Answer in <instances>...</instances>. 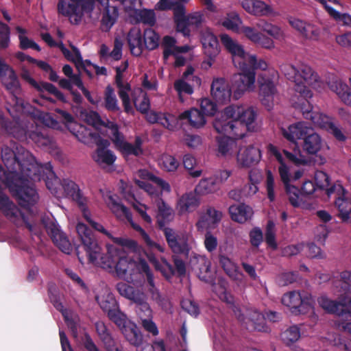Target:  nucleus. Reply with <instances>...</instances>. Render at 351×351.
<instances>
[{"instance_id":"1","label":"nucleus","mask_w":351,"mask_h":351,"mask_svg":"<svg viewBox=\"0 0 351 351\" xmlns=\"http://www.w3.org/2000/svg\"><path fill=\"white\" fill-rule=\"evenodd\" d=\"M1 158L10 171V180L7 183L12 195L19 205L29 210L39 199V195L31 181L40 180L44 169L54 176L50 163L45 167L36 160L34 156L23 146L11 141L10 147L1 148Z\"/></svg>"},{"instance_id":"2","label":"nucleus","mask_w":351,"mask_h":351,"mask_svg":"<svg viewBox=\"0 0 351 351\" xmlns=\"http://www.w3.org/2000/svg\"><path fill=\"white\" fill-rule=\"evenodd\" d=\"M224 46L231 53L234 65L241 71V73L233 76L234 94L240 95L245 91L253 90L256 77L255 70L265 71L267 69V63L263 59L258 60L256 56L246 53L242 45Z\"/></svg>"},{"instance_id":"3","label":"nucleus","mask_w":351,"mask_h":351,"mask_svg":"<svg viewBox=\"0 0 351 351\" xmlns=\"http://www.w3.org/2000/svg\"><path fill=\"white\" fill-rule=\"evenodd\" d=\"M256 118L253 108L231 105L226 107L220 116L215 119L213 125L217 133L233 135L236 138H243L247 131L252 130Z\"/></svg>"},{"instance_id":"4","label":"nucleus","mask_w":351,"mask_h":351,"mask_svg":"<svg viewBox=\"0 0 351 351\" xmlns=\"http://www.w3.org/2000/svg\"><path fill=\"white\" fill-rule=\"evenodd\" d=\"M76 231L82 245L76 247V254L80 263H83V257L80 256V249L82 247L86 253L89 263H95L99 258L100 264L103 268L113 269L121 249L110 245L107 248V253L101 254V247L94 236L93 231L84 223H78Z\"/></svg>"},{"instance_id":"5","label":"nucleus","mask_w":351,"mask_h":351,"mask_svg":"<svg viewBox=\"0 0 351 351\" xmlns=\"http://www.w3.org/2000/svg\"><path fill=\"white\" fill-rule=\"evenodd\" d=\"M281 71L289 81L295 83L294 90L305 97L313 96L308 86L315 87L319 76L311 67L306 64H300L298 68L292 64L281 66Z\"/></svg>"},{"instance_id":"6","label":"nucleus","mask_w":351,"mask_h":351,"mask_svg":"<svg viewBox=\"0 0 351 351\" xmlns=\"http://www.w3.org/2000/svg\"><path fill=\"white\" fill-rule=\"evenodd\" d=\"M160 230L162 231L167 245L174 254L189 255L191 247L187 233L166 227L162 221H160Z\"/></svg>"},{"instance_id":"7","label":"nucleus","mask_w":351,"mask_h":351,"mask_svg":"<svg viewBox=\"0 0 351 351\" xmlns=\"http://www.w3.org/2000/svg\"><path fill=\"white\" fill-rule=\"evenodd\" d=\"M347 191L339 183H335L327 190V195H335V205L338 210L337 217L342 222H349L351 215V199L347 197Z\"/></svg>"},{"instance_id":"8","label":"nucleus","mask_w":351,"mask_h":351,"mask_svg":"<svg viewBox=\"0 0 351 351\" xmlns=\"http://www.w3.org/2000/svg\"><path fill=\"white\" fill-rule=\"evenodd\" d=\"M281 301L295 314H306L312 310L311 297L302 295L298 291H293L285 293Z\"/></svg>"},{"instance_id":"9","label":"nucleus","mask_w":351,"mask_h":351,"mask_svg":"<svg viewBox=\"0 0 351 351\" xmlns=\"http://www.w3.org/2000/svg\"><path fill=\"white\" fill-rule=\"evenodd\" d=\"M42 222L48 235L53 243L64 253L69 254L72 246L66 234L62 231L57 222L51 219H43Z\"/></svg>"},{"instance_id":"10","label":"nucleus","mask_w":351,"mask_h":351,"mask_svg":"<svg viewBox=\"0 0 351 351\" xmlns=\"http://www.w3.org/2000/svg\"><path fill=\"white\" fill-rule=\"evenodd\" d=\"M149 261L153 264L156 270L160 271L167 278H170L175 274L176 271L179 276H184L186 274V265L183 260L176 255L172 256L175 269L166 259L162 258L160 263L154 255L148 256Z\"/></svg>"},{"instance_id":"11","label":"nucleus","mask_w":351,"mask_h":351,"mask_svg":"<svg viewBox=\"0 0 351 351\" xmlns=\"http://www.w3.org/2000/svg\"><path fill=\"white\" fill-rule=\"evenodd\" d=\"M258 84L261 102L269 110L272 107L274 97L277 93L276 84L271 77L265 74L258 76Z\"/></svg>"},{"instance_id":"12","label":"nucleus","mask_w":351,"mask_h":351,"mask_svg":"<svg viewBox=\"0 0 351 351\" xmlns=\"http://www.w3.org/2000/svg\"><path fill=\"white\" fill-rule=\"evenodd\" d=\"M60 13L69 16L72 23L77 24L83 16V9L78 0H60L58 4Z\"/></svg>"},{"instance_id":"13","label":"nucleus","mask_w":351,"mask_h":351,"mask_svg":"<svg viewBox=\"0 0 351 351\" xmlns=\"http://www.w3.org/2000/svg\"><path fill=\"white\" fill-rule=\"evenodd\" d=\"M313 128L304 121L290 125L287 128H282V136L293 144L297 143L296 140L302 139L312 132Z\"/></svg>"},{"instance_id":"14","label":"nucleus","mask_w":351,"mask_h":351,"mask_svg":"<svg viewBox=\"0 0 351 351\" xmlns=\"http://www.w3.org/2000/svg\"><path fill=\"white\" fill-rule=\"evenodd\" d=\"M261 158L260 149L254 145H249L239 149L237 160L240 167H250L257 164L260 161Z\"/></svg>"},{"instance_id":"15","label":"nucleus","mask_w":351,"mask_h":351,"mask_svg":"<svg viewBox=\"0 0 351 351\" xmlns=\"http://www.w3.org/2000/svg\"><path fill=\"white\" fill-rule=\"evenodd\" d=\"M211 95L219 104H226L230 101L232 90L224 78L214 79L211 87Z\"/></svg>"},{"instance_id":"16","label":"nucleus","mask_w":351,"mask_h":351,"mask_svg":"<svg viewBox=\"0 0 351 351\" xmlns=\"http://www.w3.org/2000/svg\"><path fill=\"white\" fill-rule=\"evenodd\" d=\"M242 7L246 12L254 16H269L274 15L273 8L260 0H243Z\"/></svg>"},{"instance_id":"17","label":"nucleus","mask_w":351,"mask_h":351,"mask_svg":"<svg viewBox=\"0 0 351 351\" xmlns=\"http://www.w3.org/2000/svg\"><path fill=\"white\" fill-rule=\"evenodd\" d=\"M103 8L101 23L105 30H108L119 17V9L116 5H110L109 0H97Z\"/></svg>"},{"instance_id":"18","label":"nucleus","mask_w":351,"mask_h":351,"mask_svg":"<svg viewBox=\"0 0 351 351\" xmlns=\"http://www.w3.org/2000/svg\"><path fill=\"white\" fill-rule=\"evenodd\" d=\"M241 322L246 324V328L250 330L267 332L268 330L265 315L257 311H250L247 317L243 316V320Z\"/></svg>"},{"instance_id":"19","label":"nucleus","mask_w":351,"mask_h":351,"mask_svg":"<svg viewBox=\"0 0 351 351\" xmlns=\"http://www.w3.org/2000/svg\"><path fill=\"white\" fill-rule=\"evenodd\" d=\"M4 130L14 138L23 141L27 138L28 132L25 128L17 122H11L0 114V130Z\"/></svg>"},{"instance_id":"20","label":"nucleus","mask_w":351,"mask_h":351,"mask_svg":"<svg viewBox=\"0 0 351 351\" xmlns=\"http://www.w3.org/2000/svg\"><path fill=\"white\" fill-rule=\"evenodd\" d=\"M116 262L113 269L120 277H125L128 274L132 275L136 263L127 256L125 251L121 250L118 257H115Z\"/></svg>"},{"instance_id":"21","label":"nucleus","mask_w":351,"mask_h":351,"mask_svg":"<svg viewBox=\"0 0 351 351\" xmlns=\"http://www.w3.org/2000/svg\"><path fill=\"white\" fill-rule=\"evenodd\" d=\"M60 184L66 195L76 202L78 206L83 208L86 204V199L84 197L79 188V186L69 179H63Z\"/></svg>"},{"instance_id":"22","label":"nucleus","mask_w":351,"mask_h":351,"mask_svg":"<svg viewBox=\"0 0 351 351\" xmlns=\"http://www.w3.org/2000/svg\"><path fill=\"white\" fill-rule=\"evenodd\" d=\"M179 121H186L189 125L195 128L203 127L206 123L205 116L197 108H191L180 113L178 117Z\"/></svg>"},{"instance_id":"23","label":"nucleus","mask_w":351,"mask_h":351,"mask_svg":"<svg viewBox=\"0 0 351 351\" xmlns=\"http://www.w3.org/2000/svg\"><path fill=\"white\" fill-rule=\"evenodd\" d=\"M122 333L129 343L136 348L140 347L143 341V337L136 324L129 322L128 325L121 329Z\"/></svg>"},{"instance_id":"24","label":"nucleus","mask_w":351,"mask_h":351,"mask_svg":"<svg viewBox=\"0 0 351 351\" xmlns=\"http://www.w3.org/2000/svg\"><path fill=\"white\" fill-rule=\"evenodd\" d=\"M0 210L8 219L16 218L21 213L19 208L3 192L0 186Z\"/></svg>"},{"instance_id":"25","label":"nucleus","mask_w":351,"mask_h":351,"mask_svg":"<svg viewBox=\"0 0 351 351\" xmlns=\"http://www.w3.org/2000/svg\"><path fill=\"white\" fill-rule=\"evenodd\" d=\"M228 210L231 219L240 223L247 221L252 215V208L244 204L232 205Z\"/></svg>"},{"instance_id":"26","label":"nucleus","mask_w":351,"mask_h":351,"mask_svg":"<svg viewBox=\"0 0 351 351\" xmlns=\"http://www.w3.org/2000/svg\"><path fill=\"white\" fill-rule=\"evenodd\" d=\"M303 152L309 155H315L322 147V138L314 132L313 129L303 140L302 144Z\"/></svg>"},{"instance_id":"27","label":"nucleus","mask_w":351,"mask_h":351,"mask_svg":"<svg viewBox=\"0 0 351 351\" xmlns=\"http://www.w3.org/2000/svg\"><path fill=\"white\" fill-rule=\"evenodd\" d=\"M219 263L225 273L234 280H241L243 274L239 271L237 265L228 256L219 254Z\"/></svg>"},{"instance_id":"28","label":"nucleus","mask_w":351,"mask_h":351,"mask_svg":"<svg viewBox=\"0 0 351 351\" xmlns=\"http://www.w3.org/2000/svg\"><path fill=\"white\" fill-rule=\"evenodd\" d=\"M155 204L158 209L157 225L160 230V221H162L165 226L167 222L171 220L173 210L161 197L156 198Z\"/></svg>"},{"instance_id":"29","label":"nucleus","mask_w":351,"mask_h":351,"mask_svg":"<svg viewBox=\"0 0 351 351\" xmlns=\"http://www.w3.org/2000/svg\"><path fill=\"white\" fill-rule=\"evenodd\" d=\"M182 10L175 16H173V21L176 23V30L182 34L184 37H189L191 31L189 27L191 25L190 16L186 14V8L184 5Z\"/></svg>"},{"instance_id":"30","label":"nucleus","mask_w":351,"mask_h":351,"mask_svg":"<svg viewBox=\"0 0 351 351\" xmlns=\"http://www.w3.org/2000/svg\"><path fill=\"white\" fill-rule=\"evenodd\" d=\"M132 16L136 23H143L149 27L154 26L157 21L156 13L151 9H136Z\"/></svg>"},{"instance_id":"31","label":"nucleus","mask_w":351,"mask_h":351,"mask_svg":"<svg viewBox=\"0 0 351 351\" xmlns=\"http://www.w3.org/2000/svg\"><path fill=\"white\" fill-rule=\"evenodd\" d=\"M116 288L121 296L130 300L132 302L140 301L141 300V297H143L144 293L139 289L123 282L117 283Z\"/></svg>"},{"instance_id":"32","label":"nucleus","mask_w":351,"mask_h":351,"mask_svg":"<svg viewBox=\"0 0 351 351\" xmlns=\"http://www.w3.org/2000/svg\"><path fill=\"white\" fill-rule=\"evenodd\" d=\"M95 329L100 340L108 351L115 350V342L106 326L102 322L95 323Z\"/></svg>"},{"instance_id":"33","label":"nucleus","mask_w":351,"mask_h":351,"mask_svg":"<svg viewBox=\"0 0 351 351\" xmlns=\"http://www.w3.org/2000/svg\"><path fill=\"white\" fill-rule=\"evenodd\" d=\"M223 136H217L216 141L218 146V153L223 156L230 154V151L234 147L236 146V142L234 139H239L233 135L228 134L221 133Z\"/></svg>"},{"instance_id":"34","label":"nucleus","mask_w":351,"mask_h":351,"mask_svg":"<svg viewBox=\"0 0 351 351\" xmlns=\"http://www.w3.org/2000/svg\"><path fill=\"white\" fill-rule=\"evenodd\" d=\"M319 306L326 312L343 316V304L335 300H330L326 296H321L318 298Z\"/></svg>"},{"instance_id":"35","label":"nucleus","mask_w":351,"mask_h":351,"mask_svg":"<svg viewBox=\"0 0 351 351\" xmlns=\"http://www.w3.org/2000/svg\"><path fill=\"white\" fill-rule=\"evenodd\" d=\"M195 269L200 280L207 281V274L210 271V262L204 256H195L192 261Z\"/></svg>"},{"instance_id":"36","label":"nucleus","mask_w":351,"mask_h":351,"mask_svg":"<svg viewBox=\"0 0 351 351\" xmlns=\"http://www.w3.org/2000/svg\"><path fill=\"white\" fill-rule=\"evenodd\" d=\"M290 25L300 32L304 36L309 39H315L318 35L317 30L312 25L306 24L302 21L293 19L289 21Z\"/></svg>"},{"instance_id":"37","label":"nucleus","mask_w":351,"mask_h":351,"mask_svg":"<svg viewBox=\"0 0 351 351\" xmlns=\"http://www.w3.org/2000/svg\"><path fill=\"white\" fill-rule=\"evenodd\" d=\"M93 158L99 166H110L115 162L117 156L112 150L96 149Z\"/></svg>"},{"instance_id":"38","label":"nucleus","mask_w":351,"mask_h":351,"mask_svg":"<svg viewBox=\"0 0 351 351\" xmlns=\"http://www.w3.org/2000/svg\"><path fill=\"white\" fill-rule=\"evenodd\" d=\"M112 141L116 147L123 154H125L126 150L130 149V143L125 141L124 136L119 132L117 124H112L111 127Z\"/></svg>"},{"instance_id":"39","label":"nucleus","mask_w":351,"mask_h":351,"mask_svg":"<svg viewBox=\"0 0 351 351\" xmlns=\"http://www.w3.org/2000/svg\"><path fill=\"white\" fill-rule=\"evenodd\" d=\"M27 138L34 141L38 147H47L51 143V138L46 129L41 130L36 128L35 130L28 132Z\"/></svg>"},{"instance_id":"40","label":"nucleus","mask_w":351,"mask_h":351,"mask_svg":"<svg viewBox=\"0 0 351 351\" xmlns=\"http://www.w3.org/2000/svg\"><path fill=\"white\" fill-rule=\"evenodd\" d=\"M219 189L214 178L202 179L195 186V191L199 195H207L215 192Z\"/></svg>"},{"instance_id":"41","label":"nucleus","mask_w":351,"mask_h":351,"mask_svg":"<svg viewBox=\"0 0 351 351\" xmlns=\"http://www.w3.org/2000/svg\"><path fill=\"white\" fill-rule=\"evenodd\" d=\"M108 207L117 217H125L128 220L132 219V214L130 209L116 201L112 196L109 197Z\"/></svg>"},{"instance_id":"42","label":"nucleus","mask_w":351,"mask_h":351,"mask_svg":"<svg viewBox=\"0 0 351 351\" xmlns=\"http://www.w3.org/2000/svg\"><path fill=\"white\" fill-rule=\"evenodd\" d=\"M300 95L305 100L301 104V110L304 117L307 119L311 120L313 123L319 125L322 121V118H320L319 116L323 114L313 112V106L308 101V99L311 98L312 96L309 97H305L301 94H300Z\"/></svg>"},{"instance_id":"43","label":"nucleus","mask_w":351,"mask_h":351,"mask_svg":"<svg viewBox=\"0 0 351 351\" xmlns=\"http://www.w3.org/2000/svg\"><path fill=\"white\" fill-rule=\"evenodd\" d=\"M322 121L318 125L321 128H326L331 134L339 141H344L346 138V136L342 133L332 122L330 121V118L326 115H320Z\"/></svg>"},{"instance_id":"44","label":"nucleus","mask_w":351,"mask_h":351,"mask_svg":"<svg viewBox=\"0 0 351 351\" xmlns=\"http://www.w3.org/2000/svg\"><path fill=\"white\" fill-rule=\"evenodd\" d=\"M141 298L140 301L134 302L136 304V312L138 317L141 320L152 317V310L147 302L146 295L143 293V297H141Z\"/></svg>"},{"instance_id":"45","label":"nucleus","mask_w":351,"mask_h":351,"mask_svg":"<svg viewBox=\"0 0 351 351\" xmlns=\"http://www.w3.org/2000/svg\"><path fill=\"white\" fill-rule=\"evenodd\" d=\"M242 21L236 12H231L221 22V25L228 29L238 32L241 30Z\"/></svg>"},{"instance_id":"46","label":"nucleus","mask_w":351,"mask_h":351,"mask_svg":"<svg viewBox=\"0 0 351 351\" xmlns=\"http://www.w3.org/2000/svg\"><path fill=\"white\" fill-rule=\"evenodd\" d=\"M105 108L111 112L119 111L120 108L118 106V101L114 93V89L109 85L105 90Z\"/></svg>"},{"instance_id":"47","label":"nucleus","mask_w":351,"mask_h":351,"mask_svg":"<svg viewBox=\"0 0 351 351\" xmlns=\"http://www.w3.org/2000/svg\"><path fill=\"white\" fill-rule=\"evenodd\" d=\"M178 204L182 211H189L195 208L199 202L195 195L190 193L183 195L180 197Z\"/></svg>"},{"instance_id":"48","label":"nucleus","mask_w":351,"mask_h":351,"mask_svg":"<svg viewBox=\"0 0 351 351\" xmlns=\"http://www.w3.org/2000/svg\"><path fill=\"white\" fill-rule=\"evenodd\" d=\"M184 4L182 3L175 1V0H160L159 2L156 5V10L160 11L165 10H172L173 13V16H175L177 12H180L182 10V6Z\"/></svg>"},{"instance_id":"49","label":"nucleus","mask_w":351,"mask_h":351,"mask_svg":"<svg viewBox=\"0 0 351 351\" xmlns=\"http://www.w3.org/2000/svg\"><path fill=\"white\" fill-rule=\"evenodd\" d=\"M38 91L45 90L47 93L53 95L57 99L60 101L65 103L66 101L64 95L53 84L42 82L39 84L37 83V86L35 87Z\"/></svg>"},{"instance_id":"50","label":"nucleus","mask_w":351,"mask_h":351,"mask_svg":"<svg viewBox=\"0 0 351 351\" xmlns=\"http://www.w3.org/2000/svg\"><path fill=\"white\" fill-rule=\"evenodd\" d=\"M108 317L121 330L126 326L129 322L127 315L121 311L119 306H117L110 311V313H108Z\"/></svg>"},{"instance_id":"51","label":"nucleus","mask_w":351,"mask_h":351,"mask_svg":"<svg viewBox=\"0 0 351 351\" xmlns=\"http://www.w3.org/2000/svg\"><path fill=\"white\" fill-rule=\"evenodd\" d=\"M300 337V330L297 326H292L284 331L281 335L283 342L287 345L296 342Z\"/></svg>"},{"instance_id":"52","label":"nucleus","mask_w":351,"mask_h":351,"mask_svg":"<svg viewBox=\"0 0 351 351\" xmlns=\"http://www.w3.org/2000/svg\"><path fill=\"white\" fill-rule=\"evenodd\" d=\"M112 241L115 244L118 245V246L115 247L122 250L125 251L124 249H127L133 252H137L138 251V243L133 239L122 237H112Z\"/></svg>"},{"instance_id":"53","label":"nucleus","mask_w":351,"mask_h":351,"mask_svg":"<svg viewBox=\"0 0 351 351\" xmlns=\"http://www.w3.org/2000/svg\"><path fill=\"white\" fill-rule=\"evenodd\" d=\"M285 191L289 196L290 204L295 208L300 205V196L301 195V189H298L289 183L285 184Z\"/></svg>"},{"instance_id":"54","label":"nucleus","mask_w":351,"mask_h":351,"mask_svg":"<svg viewBox=\"0 0 351 351\" xmlns=\"http://www.w3.org/2000/svg\"><path fill=\"white\" fill-rule=\"evenodd\" d=\"M195 158L191 154H185L183 157V165L189 171V175L193 178H198L202 174V170H193L195 165Z\"/></svg>"},{"instance_id":"55","label":"nucleus","mask_w":351,"mask_h":351,"mask_svg":"<svg viewBox=\"0 0 351 351\" xmlns=\"http://www.w3.org/2000/svg\"><path fill=\"white\" fill-rule=\"evenodd\" d=\"M178 121V118L173 114L160 112L158 123L169 130H174Z\"/></svg>"},{"instance_id":"56","label":"nucleus","mask_w":351,"mask_h":351,"mask_svg":"<svg viewBox=\"0 0 351 351\" xmlns=\"http://www.w3.org/2000/svg\"><path fill=\"white\" fill-rule=\"evenodd\" d=\"M315 185L317 189L327 190L330 189V178L327 173L322 171H317L315 174Z\"/></svg>"},{"instance_id":"57","label":"nucleus","mask_w":351,"mask_h":351,"mask_svg":"<svg viewBox=\"0 0 351 351\" xmlns=\"http://www.w3.org/2000/svg\"><path fill=\"white\" fill-rule=\"evenodd\" d=\"M293 145V152H290L286 149L283 150V153L286 157V158L291 162L295 165H300L306 163L304 159L300 158L298 156H301L300 149L297 143H294Z\"/></svg>"},{"instance_id":"58","label":"nucleus","mask_w":351,"mask_h":351,"mask_svg":"<svg viewBox=\"0 0 351 351\" xmlns=\"http://www.w3.org/2000/svg\"><path fill=\"white\" fill-rule=\"evenodd\" d=\"M73 134L80 141L84 143H86L89 138H97L99 136L98 133L93 132L90 130L82 125H80L77 133L73 132Z\"/></svg>"},{"instance_id":"59","label":"nucleus","mask_w":351,"mask_h":351,"mask_svg":"<svg viewBox=\"0 0 351 351\" xmlns=\"http://www.w3.org/2000/svg\"><path fill=\"white\" fill-rule=\"evenodd\" d=\"M166 47L163 51V58L167 60L171 55H176L180 53H186L189 51L192 48L190 45H182L178 47V45H165Z\"/></svg>"},{"instance_id":"60","label":"nucleus","mask_w":351,"mask_h":351,"mask_svg":"<svg viewBox=\"0 0 351 351\" xmlns=\"http://www.w3.org/2000/svg\"><path fill=\"white\" fill-rule=\"evenodd\" d=\"M162 165L167 171H175L180 165V162L173 156L165 154L161 158Z\"/></svg>"},{"instance_id":"61","label":"nucleus","mask_w":351,"mask_h":351,"mask_svg":"<svg viewBox=\"0 0 351 351\" xmlns=\"http://www.w3.org/2000/svg\"><path fill=\"white\" fill-rule=\"evenodd\" d=\"M205 116H213L217 110V105L208 98L202 99L200 103V110Z\"/></svg>"},{"instance_id":"62","label":"nucleus","mask_w":351,"mask_h":351,"mask_svg":"<svg viewBox=\"0 0 351 351\" xmlns=\"http://www.w3.org/2000/svg\"><path fill=\"white\" fill-rule=\"evenodd\" d=\"M221 299L230 305L234 315L239 321L243 320V315L241 313L240 308L234 304V298L232 295L225 291L221 294Z\"/></svg>"},{"instance_id":"63","label":"nucleus","mask_w":351,"mask_h":351,"mask_svg":"<svg viewBox=\"0 0 351 351\" xmlns=\"http://www.w3.org/2000/svg\"><path fill=\"white\" fill-rule=\"evenodd\" d=\"M16 57L21 61L27 60L29 62H36L38 66L45 72H49L52 69V67L47 62L43 60L37 61L36 60L25 54L23 52H18L16 55Z\"/></svg>"},{"instance_id":"64","label":"nucleus","mask_w":351,"mask_h":351,"mask_svg":"<svg viewBox=\"0 0 351 351\" xmlns=\"http://www.w3.org/2000/svg\"><path fill=\"white\" fill-rule=\"evenodd\" d=\"M340 286L344 293L351 292V271L346 270L341 272Z\"/></svg>"}]
</instances>
